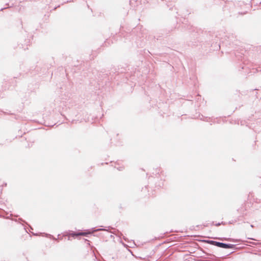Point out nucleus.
I'll return each instance as SVG.
<instances>
[{"instance_id":"obj_5","label":"nucleus","mask_w":261,"mask_h":261,"mask_svg":"<svg viewBox=\"0 0 261 261\" xmlns=\"http://www.w3.org/2000/svg\"><path fill=\"white\" fill-rule=\"evenodd\" d=\"M160 173H162V172L161 171V169L160 168H156V170H155V172H153L152 174H154L156 176V177L158 178V175H160Z\"/></svg>"},{"instance_id":"obj_11","label":"nucleus","mask_w":261,"mask_h":261,"mask_svg":"<svg viewBox=\"0 0 261 261\" xmlns=\"http://www.w3.org/2000/svg\"><path fill=\"white\" fill-rule=\"evenodd\" d=\"M200 119L201 120H203V121H207V120H205V119H204V117H203V116H202V117L200 118Z\"/></svg>"},{"instance_id":"obj_17","label":"nucleus","mask_w":261,"mask_h":261,"mask_svg":"<svg viewBox=\"0 0 261 261\" xmlns=\"http://www.w3.org/2000/svg\"><path fill=\"white\" fill-rule=\"evenodd\" d=\"M212 224V225H214V222H212V224Z\"/></svg>"},{"instance_id":"obj_7","label":"nucleus","mask_w":261,"mask_h":261,"mask_svg":"<svg viewBox=\"0 0 261 261\" xmlns=\"http://www.w3.org/2000/svg\"><path fill=\"white\" fill-rule=\"evenodd\" d=\"M43 234H44V236L46 237H47V238H49L50 239H51L54 240H56L57 241V239L55 237H54L53 236H52L51 234H48V233H43Z\"/></svg>"},{"instance_id":"obj_14","label":"nucleus","mask_w":261,"mask_h":261,"mask_svg":"<svg viewBox=\"0 0 261 261\" xmlns=\"http://www.w3.org/2000/svg\"><path fill=\"white\" fill-rule=\"evenodd\" d=\"M33 235H34V236H39V234H37V233H33Z\"/></svg>"},{"instance_id":"obj_1","label":"nucleus","mask_w":261,"mask_h":261,"mask_svg":"<svg viewBox=\"0 0 261 261\" xmlns=\"http://www.w3.org/2000/svg\"><path fill=\"white\" fill-rule=\"evenodd\" d=\"M216 246L224 249H234L236 245L224 243L220 242L216 243Z\"/></svg>"},{"instance_id":"obj_6","label":"nucleus","mask_w":261,"mask_h":261,"mask_svg":"<svg viewBox=\"0 0 261 261\" xmlns=\"http://www.w3.org/2000/svg\"><path fill=\"white\" fill-rule=\"evenodd\" d=\"M164 181H165V179H162V177H161V180L158 184H156V186L158 187H161L164 185Z\"/></svg>"},{"instance_id":"obj_15","label":"nucleus","mask_w":261,"mask_h":261,"mask_svg":"<svg viewBox=\"0 0 261 261\" xmlns=\"http://www.w3.org/2000/svg\"><path fill=\"white\" fill-rule=\"evenodd\" d=\"M207 226H208V225H207V224H204V226H205V227H207Z\"/></svg>"},{"instance_id":"obj_19","label":"nucleus","mask_w":261,"mask_h":261,"mask_svg":"<svg viewBox=\"0 0 261 261\" xmlns=\"http://www.w3.org/2000/svg\"><path fill=\"white\" fill-rule=\"evenodd\" d=\"M252 243L253 245H255V243H253V242H252V243Z\"/></svg>"},{"instance_id":"obj_16","label":"nucleus","mask_w":261,"mask_h":261,"mask_svg":"<svg viewBox=\"0 0 261 261\" xmlns=\"http://www.w3.org/2000/svg\"><path fill=\"white\" fill-rule=\"evenodd\" d=\"M70 236H69L68 238V240H70Z\"/></svg>"},{"instance_id":"obj_3","label":"nucleus","mask_w":261,"mask_h":261,"mask_svg":"<svg viewBox=\"0 0 261 261\" xmlns=\"http://www.w3.org/2000/svg\"><path fill=\"white\" fill-rule=\"evenodd\" d=\"M114 167L119 171H122L124 168V166L121 164L119 162L115 163Z\"/></svg>"},{"instance_id":"obj_8","label":"nucleus","mask_w":261,"mask_h":261,"mask_svg":"<svg viewBox=\"0 0 261 261\" xmlns=\"http://www.w3.org/2000/svg\"><path fill=\"white\" fill-rule=\"evenodd\" d=\"M204 242L214 246H216V243H217V241H213V240H206L204 241Z\"/></svg>"},{"instance_id":"obj_18","label":"nucleus","mask_w":261,"mask_h":261,"mask_svg":"<svg viewBox=\"0 0 261 261\" xmlns=\"http://www.w3.org/2000/svg\"><path fill=\"white\" fill-rule=\"evenodd\" d=\"M250 226H251V227H254L253 225H250Z\"/></svg>"},{"instance_id":"obj_9","label":"nucleus","mask_w":261,"mask_h":261,"mask_svg":"<svg viewBox=\"0 0 261 261\" xmlns=\"http://www.w3.org/2000/svg\"><path fill=\"white\" fill-rule=\"evenodd\" d=\"M243 208L242 207L238 209V211L242 215H244V211L243 210Z\"/></svg>"},{"instance_id":"obj_13","label":"nucleus","mask_w":261,"mask_h":261,"mask_svg":"<svg viewBox=\"0 0 261 261\" xmlns=\"http://www.w3.org/2000/svg\"><path fill=\"white\" fill-rule=\"evenodd\" d=\"M233 223V221H229V224H232Z\"/></svg>"},{"instance_id":"obj_4","label":"nucleus","mask_w":261,"mask_h":261,"mask_svg":"<svg viewBox=\"0 0 261 261\" xmlns=\"http://www.w3.org/2000/svg\"><path fill=\"white\" fill-rule=\"evenodd\" d=\"M64 236H70L72 237H76L80 236V232H72L69 234H65Z\"/></svg>"},{"instance_id":"obj_2","label":"nucleus","mask_w":261,"mask_h":261,"mask_svg":"<svg viewBox=\"0 0 261 261\" xmlns=\"http://www.w3.org/2000/svg\"><path fill=\"white\" fill-rule=\"evenodd\" d=\"M92 231H87V232H80V236H87L88 234H91L93 232H96L99 231H108L107 229L105 228H98V229H95V228H92Z\"/></svg>"},{"instance_id":"obj_12","label":"nucleus","mask_w":261,"mask_h":261,"mask_svg":"<svg viewBox=\"0 0 261 261\" xmlns=\"http://www.w3.org/2000/svg\"><path fill=\"white\" fill-rule=\"evenodd\" d=\"M219 240H223V239H222V238H219ZM224 240H227V239H226V238H224Z\"/></svg>"},{"instance_id":"obj_10","label":"nucleus","mask_w":261,"mask_h":261,"mask_svg":"<svg viewBox=\"0 0 261 261\" xmlns=\"http://www.w3.org/2000/svg\"><path fill=\"white\" fill-rule=\"evenodd\" d=\"M221 224H223L224 225L225 224V223L224 222H221V223L220 222H218V223H216L215 225L217 226H220Z\"/></svg>"}]
</instances>
